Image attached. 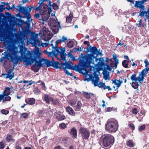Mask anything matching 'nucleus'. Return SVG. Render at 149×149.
Wrapping results in <instances>:
<instances>
[{
	"instance_id": "obj_1",
	"label": "nucleus",
	"mask_w": 149,
	"mask_h": 149,
	"mask_svg": "<svg viewBox=\"0 0 149 149\" xmlns=\"http://www.w3.org/2000/svg\"><path fill=\"white\" fill-rule=\"evenodd\" d=\"M19 53L21 54L20 61L25 63V65L28 66L32 65L34 62L35 64L39 68L43 66L44 58L40 59L39 61L36 60V58L33 53L25 47L20 48Z\"/></svg>"
},
{
	"instance_id": "obj_2",
	"label": "nucleus",
	"mask_w": 149,
	"mask_h": 149,
	"mask_svg": "<svg viewBox=\"0 0 149 149\" xmlns=\"http://www.w3.org/2000/svg\"><path fill=\"white\" fill-rule=\"evenodd\" d=\"M7 51H6L2 55H4L0 60V62H2L4 59H6L13 63L14 66L16 65L20 60L21 56L18 55L17 48L11 45L7 47Z\"/></svg>"
},
{
	"instance_id": "obj_3",
	"label": "nucleus",
	"mask_w": 149,
	"mask_h": 149,
	"mask_svg": "<svg viewBox=\"0 0 149 149\" xmlns=\"http://www.w3.org/2000/svg\"><path fill=\"white\" fill-rule=\"evenodd\" d=\"M90 52L91 54H87L82 56L79 60L80 65L83 68H88L91 63L93 61V55L96 54L98 51L95 46L91 48Z\"/></svg>"
},
{
	"instance_id": "obj_4",
	"label": "nucleus",
	"mask_w": 149,
	"mask_h": 149,
	"mask_svg": "<svg viewBox=\"0 0 149 149\" xmlns=\"http://www.w3.org/2000/svg\"><path fill=\"white\" fill-rule=\"evenodd\" d=\"M149 71V68H146V69L143 70L139 74V76L136 77V75L135 74H133L130 77L131 80L132 81V86L134 89L138 88L139 84H141L143 81L144 76L146 74V72Z\"/></svg>"
},
{
	"instance_id": "obj_5",
	"label": "nucleus",
	"mask_w": 149,
	"mask_h": 149,
	"mask_svg": "<svg viewBox=\"0 0 149 149\" xmlns=\"http://www.w3.org/2000/svg\"><path fill=\"white\" fill-rule=\"evenodd\" d=\"M119 126L117 120L112 119H109L105 125V129L109 133H113L117 131Z\"/></svg>"
},
{
	"instance_id": "obj_6",
	"label": "nucleus",
	"mask_w": 149,
	"mask_h": 149,
	"mask_svg": "<svg viewBox=\"0 0 149 149\" xmlns=\"http://www.w3.org/2000/svg\"><path fill=\"white\" fill-rule=\"evenodd\" d=\"M86 80L88 81L91 80L92 82V84H93L95 86H98L99 88H102L104 90L107 89L108 91H111L112 89L109 86H106L104 83L99 82V78L97 75H95L94 76L92 75H90L89 77V79H87ZM85 80H86L85 79Z\"/></svg>"
},
{
	"instance_id": "obj_7",
	"label": "nucleus",
	"mask_w": 149,
	"mask_h": 149,
	"mask_svg": "<svg viewBox=\"0 0 149 149\" xmlns=\"http://www.w3.org/2000/svg\"><path fill=\"white\" fill-rule=\"evenodd\" d=\"M114 142V138L111 135L105 134L101 136L100 142L101 145L105 147H108Z\"/></svg>"
},
{
	"instance_id": "obj_8",
	"label": "nucleus",
	"mask_w": 149,
	"mask_h": 149,
	"mask_svg": "<svg viewBox=\"0 0 149 149\" xmlns=\"http://www.w3.org/2000/svg\"><path fill=\"white\" fill-rule=\"evenodd\" d=\"M17 8V10L19 12L25 15V17L23 18L26 17L29 22L31 21L32 20V19H31L30 12L33 9H35V8H34L32 6H31L30 8H29V6L23 7L19 6H18Z\"/></svg>"
},
{
	"instance_id": "obj_9",
	"label": "nucleus",
	"mask_w": 149,
	"mask_h": 149,
	"mask_svg": "<svg viewBox=\"0 0 149 149\" xmlns=\"http://www.w3.org/2000/svg\"><path fill=\"white\" fill-rule=\"evenodd\" d=\"M15 42L19 45H24V40L25 35L23 31H19L18 33L15 34Z\"/></svg>"
},
{
	"instance_id": "obj_10",
	"label": "nucleus",
	"mask_w": 149,
	"mask_h": 149,
	"mask_svg": "<svg viewBox=\"0 0 149 149\" xmlns=\"http://www.w3.org/2000/svg\"><path fill=\"white\" fill-rule=\"evenodd\" d=\"M79 133L83 139H88L90 134L89 130L86 128L83 127L80 128Z\"/></svg>"
},
{
	"instance_id": "obj_11",
	"label": "nucleus",
	"mask_w": 149,
	"mask_h": 149,
	"mask_svg": "<svg viewBox=\"0 0 149 149\" xmlns=\"http://www.w3.org/2000/svg\"><path fill=\"white\" fill-rule=\"evenodd\" d=\"M50 26L52 28L53 31L56 33H57L58 31V29H56V27L58 26L61 27L60 22H57L55 20L53 19H52L50 20Z\"/></svg>"
},
{
	"instance_id": "obj_12",
	"label": "nucleus",
	"mask_w": 149,
	"mask_h": 149,
	"mask_svg": "<svg viewBox=\"0 0 149 149\" xmlns=\"http://www.w3.org/2000/svg\"><path fill=\"white\" fill-rule=\"evenodd\" d=\"M134 6L137 8H139L140 9L139 13L138 15V17L141 16V17H143V16L141 15L140 14L141 12H144L145 11V7L142 4L141 2L139 1H135V3L134 5Z\"/></svg>"
},
{
	"instance_id": "obj_13",
	"label": "nucleus",
	"mask_w": 149,
	"mask_h": 149,
	"mask_svg": "<svg viewBox=\"0 0 149 149\" xmlns=\"http://www.w3.org/2000/svg\"><path fill=\"white\" fill-rule=\"evenodd\" d=\"M65 50L64 48H59L58 47L56 54L57 56L58 54H60L61 59L65 61L66 60V56H67V55L65 53Z\"/></svg>"
},
{
	"instance_id": "obj_14",
	"label": "nucleus",
	"mask_w": 149,
	"mask_h": 149,
	"mask_svg": "<svg viewBox=\"0 0 149 149\" xmlns=\"http://www.w3.org/2000/svg\"><path fill=\"white\" fill-rule=\"evenodd\" d=\"M94 11L95 12V15L98 16H100L103 15V9L100 8L99 6H95Z\"/></svg>"
},
{
	"instance_id": "obj_15",
	"label": "nucleus",
	"mask_w": 149,
	"mask_h": 149,
	"mask_svg": "<svg viewBox=\"0 0 149 149\" xmlns=\"http://www.w3.org/2000/svg\"><path fill=\"white\" fill-rule=\"evenodd\" d=\"M58 47H56L54 49H52V52H48V53L47 54V56L48 57H50L53 58V56H54L56 58L58 59L59 60H60L59 58H57V56L56 53L57 52V49Z\"/></svg>"
},
{
	"instance_id": "obj_16",
	"label": "nucleus",
	"mask_w": 149,
	"mask_h": 149,
	"mask_svg": "<svg viewBox=\"0 0 149 149\" xmlns=\"http://www.w3.org/2000/svg\"><path fill=\"white\" fill-rule=\"evenodd\" d=\"M55 114L56 115V118L58 121L63 120L65 119V116L64 115L61 114L59 111L55 112Z\"/></svg>"
},
{
	"instance_id": "obj_17",
	"label": "nucleus",
	"mask_w": 149,
	"mask_h": 149,
	"mask_svg": "<svg viewBox=\"0 0 149 149\" xmlns=\"http://www.w3.org/2000/svg\"><path fill=\"white\" fill-rule=\"evenodd\" d=\"M113 83H114L115 85L117 86V88L115 89V91H116L117 89L120 87L121 84L123 83L122 78H120L119 80L115 79L114 80H112Z\"/></svg>"
},
{
	"instance_id": "obj_18",
	"label": "nucleus",
	"mask_w": 149,
	"mask_h": 149,
	"mask_svg": "<svg viewBox=\"0 0 149 149\" xmlns=\"http://www.w3.org/2000/svg\"><path fill=\"white\" fill-rule=\"evenodd\" d=\"M35 33L32 32L31 33V38H33L34 39V43L35 46H40V45L41 43V41H40L38 39L34 38V36L35 35Z\"/></svg>"
},
{
	"instance_id": "obj_19",
	"label": "nucleus",
	"mask_w": 149,
	"mask_h": 149,
	"mask_svg": "<svg viewBox=\"0 0 149 149\" xmlns=\"http://www.w3.org/2000/svg\"><path fill=\"white\" fill-rule=\"evenodd\" d=\"M68 132L72 136V137L74 139L77 138V131L76 129L74 127L72 128L70 132L68 131Z\"/></svg>"
},
{
	"instance_id": "obj_20",
	"label": "nucleus",
	"mask_w": 149,
	"mask_h": 149,
	"mask_svg": "<svg viewBox=\"0 0 149 149\" xmlns=\"http://www.w3.org/2000/svg\"><path fill=\"white\" fill-rule=\"evenodd\" d=\"M12 72V70H10L7 74H3L2 75L4 76H6L5 77L6 78H9L10 79H11L14 77V73H13L11 74Z\"/></svg>"
},
{
	"instance_id": "obj_21",
	"label": "nucleus",
	"mask_w": 149,
	"mask_h": 149,
	"mask_svg": "<svg viewBox=\"0 0 149 149\" xmlns=\"http://www.w3.org/2000/svg\"><path fill=\"white\" fill-rule=\"evenodd\" d=\"M25 101L27 104L30 105H32L35 104L36 100L33 98H28L25 99Z\"/></svg>"
},
{
	"instance_id": "obj_22",
	"label": "nucleus",
	"mask_w": 149,
	"mask_h": 149,
	"mask_svg": "<svg viewBox=\"0 0 149 149\" xmlns=\"http://www.w3.org/2000/svg\"><path fill=\"white\" fill-rule=\"evenodd\" d=\"M140 14L141 15L143 16V17H145V20L146 19H148L149 21V7L148 8L147 11H145V12H141Z\"/></svg>"
},
{
	"instance_id": "obj_23",
	"label": "nucleus",
	"mask_w": 149,
	"mask_h": 149,
	"mask_svg": "<svg viewBox=\"0 0 149 149\" xmlns=\"http://www.w3.org/2000/svg\"><path fill=\"white\" fill-rule=\"evenodd\" d=\"M52 60L53 61V64L52 67L56 69L61 68V66H62L61 65H60V64L59 62H55L54 59V58H52Z\"/></svg>"
},
{
	"instance_id": "obj_24",
	"label": "nucleus",
	"mask_w": 149,
	"mask_h": 149,
	"mask_svg": "<svg viewBox=\"0 0 149 149\" xmlns=\"http://www.w3.org/2000/svg\"><path fill=\"white\" fill-rule=\"evenodd\" d=\"M34 53L38 58H39L40 55L42 54L41 51L39 48L38 47H35Z\"/></svg>"
},
{
	"instance_id": "obj_25",
	"label": "nucleus",
	"mask_w": 149,
	"mask_h": 149,
	"mask_svg": "<svg viewBox=\"0 0 149 149\" xmlns=\"http://www.w3.org/2000/svg\"><path fill=\"white\" fill-rule=\"evenodd\" d=\"M53 97L50 96L48 95L44 94V100H45L46 103L49 104H50V102L51 101Z\"/></svg>"
},
{
	"instance_id": "obj_26",
	"label": "nucleus",
	"mask_w": 149,
	"mask_h": 149,
	"mask_svg": "<svg viewBox=\"0 0 149 149\" xmlns=\"http://www.w3.org/2000/svg\"><path fill=\"white\" fill-rule=\"evenodd\" d=\"M44 63H45L46 64V66L48 67L50 66H52L53 64V61H49L46 59L44 58Z\"/></svg>"
},
{
	"instance_id": "obj_27",
	"label": "nucleus",
	"mask_w": 149,
	"mask_h": 149,
	"mask_svg": "<svg viewBox=\"0 0 149 149\" xmlns=\"http://www.w3.org/2000/svg\"><path fill=\"white\" fill-rule=\"evenodd\" d=\"M66 110L67 112L70 115L74 116L75 113L72 108L70 107H68L66 108Z\"/></svg>"
},
{
	"instance_id": "obj_28",
	"label": "nucleus",
	"mask_w": 149,
	"mask_h": 149,
	"mask_svg": "<svg viewBox=\"0 0 149 149\" xmlns=\"http://www.w3.org/2000/svg\"><path fill=\"white\" fill-rule=\"evenodd\" d=\"M82 104L80 101H78L77 105L74 107V110L76 111H79L81 110Z\"/></svg>"
},
{
	"instance_id": "obj_29",
	"label": "nucleus",
	"mask_w": 149,
	"mask_h": 149,
	"mask_svg": "<svg viewBox=\"0 0 149 149\" xmlns=\"http://www.w3.org/2000/svg\"><path fill=\"white\" fill-rule=\"evenodd\" d=\"M9 95H1L2 96V100H3V101H10L11 100V97L8 96Z\"/></svg>"
},
{
	"instance_id": "obj_30",
	"label": "nucleus",
	"mask_w": 149,
	"mask_h": 149,
	"mask_svg": "<svg viewBox=\"0 0 149 149\" xmlns=\"http://www.w3.org/2000/svg\"><path fill=\"white\" fill-rule=\"evenodd\" d=\"M45 113V111L43 109H42L41 110L40 109L37 112V115L39 117H42L44 116Z\"/></svg>"
},
{
	"instance_id": "obj_31",
	"label": "nucleus",
	"mask_w": 149,
	"mask_h": 149,
	"mask_svg": "<svg viewBox=\"0 0 149 149\" xmlns=\"http://www.w3.org/2000/svg\"><path fill=\"white\" fill-rule=\"evenodd\" d=\"M6 139L7 141L8 142H13L15 141L13 136L10 134L7 135Z\"/></svg>"
},
{
	"instance_id": "obj_32",
	"label": "nucleus",
	"mask_w": 149,
	"mask_h": 149,
	"mask_svg": "<svg viewBox=\"0 0 149 149\" xmlns=\"http://www.w3.org/2000/svg\"><path fill=\"white\" fill-rule=\"evenodd\" d=\"M61 65H62L63 66L65 65L66 68L72 70L73 66L71 64L69 63L68 62H65V63H61Z\"/></svg>"
},
{
	"instance_id": "obj_33",
	"label": "nucleus",
	"mask_w": 149,
	"mask_h": 149,
	"mask_svg": "<svg viewBox=\"0 0 149 149\" xmlns=\"http://www.w3.org/2000/svg\"><path fill=\"white\" fill-rule=\"evenodd\" d=\"M51 102L52 104L54 105H58L60 104V102L58 99H54L53 97L52 99Z\"/></svg>"
},
{
	"instance_id": "obj_34",
	"label": "nucleus",
	"mask_w": 149,
	"mask_h": 149,
	"mask_svg": "<svg viewBox=\"0 0 149 149\" xmlns=\"http://www.w3.org/2000/svg\"><path fill=\"white\" fill-rule=\"evenodd\" d=\"M10 88L8 87H6L5 89L3 92L2 95H9L10 94Z\"/></svg>"
},
{
	"instance_id": "obj_35",
	"label": "nucleus",
	"mask_w": 149,
	"mask_h": 149,
	"mask_svg": "<svg viewBox=\"0 0 149 149\" xmlns=\"http://www.w3.org/2000/svg\"><path fill=\"white\" fill-rule=\"evenodd\" d=\"M130 61V60H125L123 61L122 64L124 67L125 68H129L128 65Z\"/></svg>"
},
{
	"instance_id": "obj_36",
	"label": "nucleus",
	"mask_w": 149,
	"mask_h": 149,
	"mask_svg": "<svg viewBox=\"0 0 149 149\" xmlns=\"http://www.w3.org/2000/svg\"><path fill=\"white\" fill-rule=\"evenodd\" d=\"M141 19H140L138 21V23H136V24L138 27H143L145 26L144 23L142 22Z\"/></svg>"
},
{
	"instance_id": "obj_37",
	"label": "nucleus",
	"mask_w": 149,
	"mask_h": 149,
	"mask_svg": "<svg viewBox=\"0 0 149 149\" xmlns=\"http://www.w3.org/2000/svg\"><path fill=\"white\" fill-rule=\"evenodd\" d=\"M73 18V14L70 13L69 16L66 18V22L67 23H70L72 21Z\"/></svg>"
},
{
	"instance_id": "obj_38",
	"label": "nucleus",
	"mask_w": 149,
	"mask_h": 149,
	"mask_svg": "<svg viewBox=\"0 0 149 149\" xmlns=\"http://www.w3.org/2000/svg\"><path fill=\"white\" fill-rule=\"evenodd\" d=\"M126 144L128 146L130 147H132L134 146V143L132 140H130L127 141Z\"/></svg>"
},
{
	"instance_id": "obj_39",
	"label": "nucleus",
	"mask_w": 149,
	"mask_h": 149,
	"mask_svg": "<svg viewBox=\"0 0 149 149\" xmlns=\"http://www.w3.org/2000/svg\"><path fill=\"white\" fill-rule=\"evenodd\" d=\"M31 69L32 70H33L35 72H38L40 68L36 66V65L34 64L31 67Z\"/></svg>"
},
{
	"instance_id": "obj_40",
	"label": "nucleus",
	"mask_w": 149,
	"mask_h": 149,
	"mask_svg": "<svg viewBox=\"0 0 149 149\" xmlns=\"http://www.w3.org/2000/svg\"><path fill=\"white\" fill-rule=\"evenodd\" d=\"M91 95H93V94L92 93H89L86 92H84L83 93L84 96L87 99H90Z\"/></svg>"
},
{
	"instance_id": "obj_41",
	"label": "nucleus",
	"mask_w": 149,
	"mask_h": 149,
	"mask_svg": "<svg viewBox=\"0 0 149 149\" xmlns=\"http://www.w3.org/2000/svg\"><path fill=\"white\" fill-rule=\"evenodd\" d=\"M117 110V108L115 107H108L107 108V112H110L112 111H115Z\"/></svg>"
},
{
	"instance_id": "obj_42",
	"label": "nucleus",
	"mask_w": 149,
	"mask_h": 149,
	"mask_svg": "<svg viewBox=\"0 0 149 149\" xmlns=\"http://www.w3.org/2000/svg\"><path fill=\"white\" fill-rule=\"evenodd\" d=\"M80 69V68L79 65H75L73 66L72 70L76 71H78Z\"/></svg>"
},
{
	"instance_id": "obj_43",
	"label": "nucleus",
	"mask_w": 149,
	"mask_h": 149,
	"mask_svg": "<svg viewBox=\"0 0 149 149\" xmlns=\"http://www.w3.org/2000/svg\"><path fill=\"white\" fill-rule=\"evenodd\" d=\"M67 46L70 47L72 48L73 47L74 45V42L72 41H70L68 42L67 44Z\"/></svg>"
},
{
	"instance_id": "obj_44",
	"label": "nucleus",
	"mask_w": 149,
	"mask_h": 149,
	"mask_svg": "<svg viewBox=\"0 0 149 149\" xmlns=\"http://www.w3.org/2000/svg\"><path fill=\"white\" fill-rule=\"evenodd\" d=\"M146 128L145 125L143 124L142 125L139 126L138 128V130L139 132H141L144 130Z\"/></svg>"
},
{
	"instance_id": "obj_45",
	"label": "nucleus",
	"mask_w": 149,
	"mask_h": 149,
	"mask_svg": "<svg viewBox=\"0 0 149 149\" xmlns=\"http://www.w3.org/2000/svg\"><path fill=\"white\" fill-rule=\"evenodd\" d=\"M29 114L26 113H24L21 115V116L24 118H28Z\"/></svg>"
},
{
	"instance_id": "obj_46",
	"label": "nucleus",
	"mask_w": 149,
	"mask_h": 149,
	"mask_svg": "<svg viewBox=\"0 0 149 149\" xmlns=\"http://www.w3.org/2000/svg\"><path fill=\"white\" fill-rule=\"evenodd\" d=\"M59 127L60 128L64 129L67 127V125L65 123H62L60 124Z\"/></svg>"
},
{
	"instance_id": "obj_47",
	"label": "nucleus",
	"mask_w": 149,
	"mask_h": 149,
	"mask_svg": "<svg viewBox=\"0 0 149 149\" xmlns=\"http://www.w3.org/2000/svg\"><path fill=\"white\" fill-rule=\"evenodd\" d=\"M34 92L35 94H39L40 93V91L37 87L35 88L34 90Z\"/></svg>"
},
{
	"instance_id": "obj_48",
	"label": "nucleus",
	"mask_w": 149,
	"mask_h": 149,
	"mask_svg": "<svg viewBox=\"0 0 149 149\" xmlns=\"http://www.w3.org/2000/svg\"><path fill=\"white\" fill-rule=\"evenodd\" d=\"M62 39H60L57 40L55 42V46L57 47L58 44L59 43H61L62 42H63Z\"/></svg>"
},
{
	"instance_id": "obj_49",
	"label": "nucleus",
	"mask_w": 149,
	"mask_h": 149,
	"mask_svg": "<svg viewBox=\"0 0 149 149\" xmlns=\"http://www.w3.org/2000/svg\"><path fill=\"white\" fill-rule=\"evenodd\" d=\"M128 126L130 129H131L133 130H134L135 128L134 125V124H133L132 123L129 124L128 125Z\"/></svg>"
},
{
	"instance_id": "obj_50",
	"label": "nucleus",
	"mask_w": 149,
	"mask_h": 149,
	"mask_svg": "<svg viewBox=\"0 0 149 149\" xmlns=\"http://www.w3.org/2000/svg\"><path fill=\"white\" fill-rule=\"evenodd\" d=\"M49 44L48 43H42V42H41V43L40 45V46H42L43 47H47L48 46Z\"/></svg>"
},
{
	"instance_id": "obj_51",
	"label": "nucleus",
	"mask_w": 149,
	"mask_h": 149,
	"mask_svg": "<svg viewBox=\"0 0 149 149\" xmlns=\"http://www.w3.org/2000/svg\"><path fill=\"white\" fill-rule=\"evenodd\" d=\"M1 112L3 114L6 115L9 113V111L5 109H3L1 111Z\"/></svg>"
},
{
	"instance_id": "obj_52",
	"label": "nucleus",
	"mask_w": 149,
	"mask_h": 149,
	"mask_svg": "<svg viewBox=\"0 0 149 149\" xmlns=\"http://www.w3.org/2000/svg\"><path fill=\"white\" fill-rule=\"evenodd\" d=\"M132 110V113L134 114H136L138 112L136 108H133Z\"/></svg>"
},
{
	"instance_id": "obj_53",
	"label": "nucleus",
	"mask_w": 149,
	"mask_h": 149,
	"mask_svg": "<svg viewBox=\"0 0 149 149\" xmlns=\"http://www.w3.org/2000/svg\"><path fill=\"white\" fill-rule=\"evenodd\" d=\"M113 60H114L115 62H118V60L117 58V56L116 54H114L113 55Z\"/></svg>"
},
{
	"instance_id": "obj_54",
	"label": "nucleus",
	"mask_w": 149,
	"mask_h": 149,
	"mask_svg": "<svg viewBox=\"0 0 149 149\" xmlns=\"http://www.w3.org/2000/svg\"><path fill=\"white\" fill-rule=\"evenodd\" d=\"M106 69L107 70L109 71H111V66H110L108 64H107L106 65Z\"/></svg>"
},
{
	"instance_id": "obj_55",
	"label": "nucleus",
	"mask_w": 149,
	"mask_h": 149,
	"mask_svg": "<svg viewBox=\"0 0 149 149\" xmlns=\"http://www.w3.org/2000/svg\"><path fill=\"white\" fill-rule=\"evenodd\" d=\"M29 82L28 83V84H27V85H26V86L27 87H28V86H30V85H31L32 84H35V82H34V81H32V80H31V81H29Z\"/></svg>"
},
{
	"instance_id": "obj_56",
	"label": "nucleus",
	"mask_w": 149,
	"mask_h": 149,
	"mask_svg": "<svg viewBox=\"0 0 149 149\" xmlns=\"http://www.w3.org/2000/svg\"><path fill=\"white\" fill-rule=\"evenodd\" d=\"M72 51H73L72 50H71L69 52H68L67 55L68 56V57H70V58H72L71 54V52H72Z\"/></svg>"
},
{
	"instance_id": "obj_57",
	"label": "nucleus",
	"mask_w": 149,
	"mask_h": 149,
	"mask_svg": "<svg viewBox=\"0 0 149 149\" xmlns=\"http://www.w3.org/2000/svg\"><path fill=\"white\" fill-rule=\"evenodd\" d=\"M61 39H62L63 41V42H66L67 39V38L64 36H62Z\"/></svg>"
},
{
	"instance_id": "obj_58",
	"label": "nucleus",
	"mask_w": 149,
	"mask_h": 149,
	"mask_svg": "<svg viewBox=\"0 0 149 149\" xmlns=\"http://www.w3.org/2000/svg\"><path fill=\"white\" fill-rule=\"evenodd\" d=\"M119 62H115L114 65L113 67V69H115L117 67V65L118 64Z\"/></svg>"
},
{
	"instance_id": "obj_59",
	"label": "nucleus",
	"mask_w": 149,
	"mask_h": 149,
	"mask_svg": "<svg viewBox=\"0 0 149 149\" xmlns=\"http://www.w3.org/2000/svg\"><path fill=\"white\" fill-rule=\"evenodd\" d=\"M144 63L145 64V67H147L148 65H149V62L148 61V60L146 59L144 61Z\"/></svg>"
},
{
	"instance_id": "obj_60",
	"label": "nucleus",
	"mask_w": 149,
	"mask_h": 149,
	"mask_svg": "<svg viewBox=\"0 0 149 149\" xmlns=\"http://www.w3.org/2000/svg\"><path fill=\"white\" fill-rule=\"evenodd\" d=\"M4 145L3 142L0 143V149H3L4 148Z\"/></svg>"
},
{
	"instance_id": "obj_61",
	"label": "nucleus",
	"mask_w": 149,
	"mask_h": 149,
	"mask_svg": "<svg viewBox=\"0 0 149 149\" xmlns=\"http://www.w3.org/2000/svg\"><path fill=\"white\" fill-rule=\"evenodd\" d=\"M104 78L105 80H107L109 79V75L108 74H106L104 75Z\"/></svg>"
},
{
	"instance_id": "obj_62",
	"label": "nucleus",
	"mask_w": 149,
	"mask_h": 149,
	"mask_svg": "<svg viewBox=\"0 0 149 149\" xmlns=\"http://www.w3.org/2000/svg\"><path fill=\"white\" fill-rule=\"evenodd\" d=\"M84 45H87L88 46H89L90 45V42L89 41H85L84 42Z\"/></svg>"
},
{
	"instance_id": "obj_63",
	"label": "nucleus",
	"mask_w": 149,
	"mask_h": 149,
	"mask_svg": "<svg viewBox=\"0 0 149 149\" xmlns=\"http://www.w3.org/2000/svg\"><path fill=\"white\" fill-rule=\"evenodd\" d=\"M127 2H130L131 4L134 5V0H127Z\"/></svg>"
},
{
	"instance_id": "obj_64",
	"label": "nucleus",
	"mask_w": 149,
	"mask_h": 149,
	"mask_svg": "<svg viewBox=\"0 0 149 149\" xmlns=\"http://www.w3.org/2000/svg\"><path fill=\"white\" fill-rule=\"evenodd\" d=\"M54 149H65L62 148L60 146H57L55 147Z\"/></svg>"
}]
</instances>
